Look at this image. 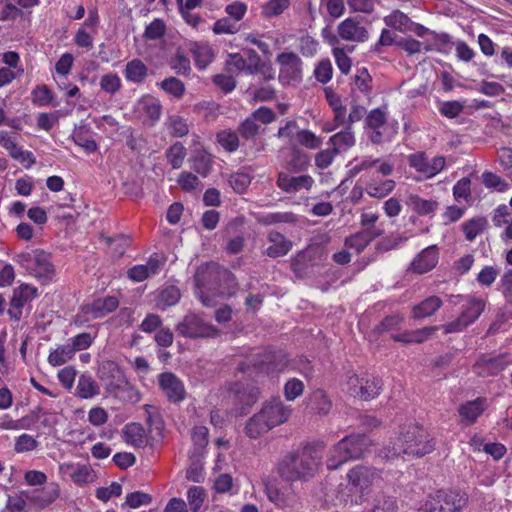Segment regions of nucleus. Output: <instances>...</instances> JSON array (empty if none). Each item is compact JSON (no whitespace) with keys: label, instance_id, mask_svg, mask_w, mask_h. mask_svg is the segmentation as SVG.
<instances>
[{"label":"nucleus","instance_id":"obj_15","mask_svg":"<svg viewBox=\"0 0 512 512\" xmlns=\"http://www.w3.org/2000/svg\"><path fill=\"white\" fill-rule=\"evenodd\" d=\"M166 263V258L158 253L152 254L145 264L131 267L127 271V277L133 282H142L160 273Z\"/></svg>","mask_w":512,"mask_h":512},{"label":"nucleus","instance_id":"obj_27","mask_svg":"<svg viewBox=\"0 0 512 512\" xmlns=\"http://www.w3.org/2000/svg\"><path fill=\"white\" fill-rule=\"evenodd\" d=\"M267 243L268 246L265 249V254L271 258L287 255L293 246L290 240L277 231H270L268 233Z\"/></svg>","mask_w":512,"mask_h":512},{"label":"nucleus","instance_id":"obj_41","mask_svg":"<svg viewBox=\"0 0 512 512\" xmlns=\"http://www.w3.org/2000/svg\"><path fill=\"white\" fill-rule=\"evenodd\" d=\"M147 66L140 59H133L126 64L124 75L127 81L141 83L147 76Z\"/></svg>","mask_w":512,"mask_h":512},{"label":"nucleus","instance_id":"obj_34","mask_svg":"<svg viewBox=\"0 0 512 512\" xmlns=\"http://www.w3.org/2000/svg\"><path fill=\"white\" fill-rule=\"evenodd\" d=\"M406 205L415 213L425 216L432 215L438 209V202L433 199H424L417 194H409Z\"/></svg>","mask_w":512,"mask_h":512},{"label":"nucleus","instance_id":"obj_64","mask_svg":"<svg viewBox=\"0 0 512 512\" xmlns=\"http://www.w3.org/2000/svg\"><path fill=\"white\" fill-rule=\"evenodd\" d=\"M304 392V384L297 378L288 380L284 385V396L286 400L293 401Z\"/></svg>","mask_w":512,"mask_h":512},{"label":"nucleus","instance_id":"obj_56","mask_svg":"<svg viewBox=\"0 0 512 512\" xmlns=\"http://www.w3.org/2000/svg\"><path fill=\"white\" fill-rule=\"evenodd\" d=\"M219 144L227 151L234 152L239 147V138L236 132L223 130L217 134Z\"/></svg>","mask_w":512,"mask_h":512},{"label":"nucleus","instance_id":"obj_50","mask_svg":"<svg viewBox=\"0 0 512 512\" xmlns=\"http://www.w3.org/2000/svg\"><path fill=\"white\" fill-rule=\"evenodd\" d=\"M312 408L319 414L326 415L332 408V401L323 390H316L311 396Z\"/></svg>","mask_w":512,"mask_h":512},{"label":"nucleus","instance_id":"obj_59","mask_svg":"<svg viewBox=\"0 0 512 512\" xmlns=\"http://www.w3.org/2000/svg\"><path fill=\"white\" fill-rule=\"evenodd\" d=\"M453 196L457 202H467L471 197V181L469 178H461L453 187Z\"/></svg>","mask_w":512,"mask_h":512},{"label":"nucleus","instance_id":"obj_57","mask_svg":"<svg viewBox=\"0 0 512 512\" xmlns=\"http://www.w3.org/2000/svg\"><path fill=\"white\" fill-rule=\"evenodd\" d=\"M297 142L308 149H317L322 145V138L310 130H299L297 132Z\"/></svg>","mask_w":512,"mask_h":512},{"label":"nucleus","instance_id":"obj_19","mask_svg":"<svg viewBox=\"0 0 512 512\" xmlns=\"http://www.w3.org/2000/svg\"><path fill=\"white\" fill-rule=\"evenodd\" d=\"M37 296L38 290L32 285L23 284L16 288L10 300V307L8 309L9 316L14 320H19L22 315V308L24 305L35 299Z\"/></svg>","mask_w":512,"mask_h":512},{"label":"nucleus","instance_id":"obj_20","mask_svg":"<svg viewBox=\"0 0 512 512\" xmlns=\"http://www.w3.org/2000/svg\"><path fill=\"white\" fill-rule=\"evenodd\" d=\"M159 386L171 402H181L186 392L182 381L173 373L165 372L158 377Z\"/></svg>","mask_w":512,"mask_h":512},{"label":"nucleus","instance_id":"obj_6","mask_svg":"<svg viewBox=\"0 0 512 512\" xmlns=\"http://www.w3.org/2000/svg\"><path fill=\"white\" fill-rule=\"evenodd\" d=\"M484 308L485 302L482 299L475 297L465 298L461 306L460 315L456 319L441 325L440 329L445 334L461 332L478 319Z\"/></svg>","mask_w":512,"mask_h":512},{"label":"nucleus","instance_id":"obj_47","mask_svg":"<svg viewBox=\"0 0 512 512\" xmlns=\"http://www.w3.org/2000/svg\"><path fill=\"white\" fill-rule=\"evenodd\" d=\"M180 297V290L177 287H166L158 294L157 307L165 310L167 307L175 305L180 300Z\"/></svg>","mask_w":512,"mask_h":512},{"label":"nucleus","instance_id":"obj_51","mask_svg":"<svg viewBox=\"0 0 512 512\" xmlns=\"http://www.w3.org/2000/svg\"><path fill=\"white\" fill-rule=\"evenodd\" d=\"M309 156L298 150H292V158L287 162V169L291 172H301L307 169L309 165Z\"/></svg>","mask_w":512,"mask_h":512},{"label":"nucleus","instance_id":"obj_12","mask_svg":"<svg viewBox=\"0 0 512 512\" xmlns=\"http://www.w3.org/2000/svg\"><path fill=\"white\" fill-rule=\"evenodd\" d=\"M348 392L361 400H370L379 395L382 389L380 379L373 376L351 375L347 380Z\"/></svg>","mask_w":512,"mask_h":512},{"label":"nucleus","instance_id":"obj_48","mask_svg":"<svg viewBox=\"0 0 512 512\" xmlns=\"http://www.w3.org/2000/svg\"><path fill=\"white\" fill-rule=\"evenodd\" d=\"M482 183L488 189H493L497 192L503 193L509 190L510 185L501 176L491 172L485 171L481 175Z\"/></svg>","mask_w":512,"mask_h":512},{"label":"nucleus","instance_id":"obj_23","mask_svg":"<svg viewBox=\"0 0 512 512\" xmlns=\"http://www.w3.org/2000/svg\"><path fill=\"white\" fill-rule=\"evenodd\" d=\"M439 253L436 245L424 248L412 260L409 270L416 274L431 271L438 263Z\"/></svg>","mask_w":512,"mask_h":512},{"label":"nucleus","instance_id":"obj_2","mask_svg":"<svg viewBox=\"0 0 512 512\" xmlns=\"http://www.w3.org/2000/svg\"><path fill=\"white\" fill-rule=\"evenodd\" d=\"M322 455L311 447L285 455L277 465L279 476L288 482L308 481L319 471Z\"/></svg>","mask_w":512,"mask_h":512},{"label":"nucleus","instance_id":"obj_4","mask_svg":"<svg viewBox=\"0 0 512 512\" xmlns=\"http://www.w3.org/2000/svg\"><path fill=\"white\" fill-rule=\"evenodd\" d=\"M12 260L22 267L29 275L43 283L52 281L55 268L50 254L40 249H30L16 253Z\"/></svg>","mask_w":512,"mask_h":512},{"label":"nucleus","instance_id":"obj_54","mask_svg":"<svg viewBox=\"0 0 512 512\" xmlns=\"http://www.w3.org/2000/svg\"><path fill=\"white\" fill-rule=\"evenodd\" d=\"M205 498V490L200 486H192L187 491L188 505L193 512L199 511L205 501Z\"/></svg>","mask_w":512,"mask_h":512},{"label":"nucleus","instance_id":"obj_24","mask_svg":"<svg viewBox=\"0 0 512 512\" xmlns=\"http://www.w3.org/2000/svg\"><path fill=\"white\" fill-rule=\"evenodd\" d=\"M314 180L310 175L291 176L280 172L277 179L278 187L286 193H297L301 190H310Z\"/></svg>","mask_w":512,"mask_h":512},{"label":"nucleus","instance_id":"obj_42","mask_svg":"<svg viewBox=\"0 0 512 512\" xmlns=\"http://www.w3.org/2000/svg\"><path fill=\"white\" fill-rule=\"evenodd\" d=\"M325 96L329 106L332 108L335 121L338 124H346V107L339 95L330 88L325 89Z\"/></svg>","mask_w":512,"mask_h":512},{"label":"nucleus","instance_id":"obj_14","mask_svg":"<svg viewBox=\"0 0 512 512\" xmlns=\"http://www.w3.org/2000/svg\"><path fill=\"white\" fill-rule=\"evenodd\" d=\"M379 478L380 474L375 469L366 466H355L347 473L351 491L362 495L367 494Z\"/></svg>","mask_w":512,"mask_h":512},{"label":"nucleus","instance_id":"obj_3","mask_svg":"<svg viewBox=\"0 0 512 512\" xmlns=\"http://www.w3.org/2000/svg\"><path fill=\"white\" fill-rule=\"evenodd\" d=\"M370 446L365 435L347 436L330 449L327 456V468L336 470L350 460L358 459L364 455Z\"/></svg>","mask_w":512,"mask_h":512},{"label":"nucleus","instance_id":"obj_17","mask_svg":"<svg viewBox=\"0 0 512 512\" xmlns=\"http://www.w3.org/2000/svg\"><path fill=\"white\" fill-rule=\"evenodd\" d=\"M260 413L273 429L290 418L292 408L290 405H286L280 398H272L263 404Z\"/></svg>","mask_w":512,"mask_h":512},{"label":"nucleus","instance_id":"obj_13","mask_svg":"<svg viewBox=\"0 0 512 512\" xmlns=\"http://www.w3.org/2000/svg\"><path fill=\"white\" fill-rule=\"evenodd\" d=\"M119 306V300L114 296L98 298L92 302L85 303L81 307V312L77 315L80 323L103 318L115 311Z\"/></svg>","mask_w":512,"mask_h":512},{"label":"nucleus","instance_id":"obj_9","mask_svg":"<svg viewBox=\"0 0 512 512\" xmlns=\"http://www.w3.org/2000/svg\"><path fill=\"white\" fill-rule=\"evenodd\" d=\"M178 334L188 338H213L219 330L195 313H188L176 326Z\"/></svg>","mask_w":512,"mask_h":512},{"label":"nucleus","instance_id":"obj_45","mask_svg":"<svg viewBox=\"0 0 512 512\" xmlns=\"http://www.w3.org/2000/svg\"><path fill=\"white\" fill-rule=\"evenodd\" d=\"M74 348L71 347L70 343H66L57 347L51 351L48 356V362L50 365L56 367L61 366L68 362L74 356Z\"/></svg>","mask_w":512,"mask_h":512},{"label":"nucleus","instance_id":"obj_43","mask_svg":"<svg viewBox=\"0 0 512 512\" xmlns=\"http://www.w3.org/2000/svg\"><path fill=\"white\" fill-rule=\"evenodd\" d=\"M396 45L404 50L408 55L420 54L423 51H433V47L428 42H421L411 37L398 39Z\"/></svg>","mask_w":512,"mask_h":512},{"label":"nucleus","instance_id":"obj_52","mask_svg":"<svg viewBox=\"0 0 512 512\" xmlns=\"http://www.w3.org/2000/svg\"><path fill=\"white\" fill-rule=\"evenodd\" d=\"M484 218H473L463 224V232L468 241H473L485 229Z\"/></svg>","mask_w":512,"mask_h":512},{"label":"nucleus","instance_id":"obj_38","mask_svg":"<svg viewBox=\"0 0 512 512\" xmlns=\"http://www.w3.org/2000/svg\"><path fill=\"white\" fill-rule=\"evenodd\" d=\"M271 426L260 411L254 414L245 425V433L251 439H257L271 430Z\"/></svg>","mask_w":512,"mask_h":512},{"label":"nucleus","instance_id":"obj_55","mask_svg":"<svg viewBox=\"0 0 512 512\" xmlns=\"http://www.w3.org/2000/svg\"><path fill=\"white\" fill-rule=\"evenodd\" d=\"M99 85L104 92L108 94H115L121 89L122 83L120 77L116 73L109 72L100 78Z\"/></svg>","mask_w":512,"mask_h":512},{"label":"nucleus","instance_id":"obj_22","mask_svg":"<svg viewBox=\"0 0 512 512\" xmlns=\"http://www.w3.org/2000/svg\"><path fill=\"white\" fill-rule=\"evenodd\" d=\"M249 55L250 63L247 64L246 60L242 55L235 53L229 54L228 59L226 60V69L229 73H239L243 70H247L250 74H254L259 71L261 61L259 56L254 50L247 51Z\"/></svg>","mask_w":512,"mask_h":512},{"label":"nucleus","instance_id":"obj_28","mask_svg":"<svg viewBox=\"0 0 512 512\" xmlns=\"http://www.w3.org/2000/svg\"><path fill=\"white\" fill-rule=\"evenodd\" d=\"M136 112L144 122L153 124L161 115L160 101L152 96H144L137 102Z\"/></svg>","mask_w":512,"mask_h":512},{"label":"nucleus","instance_id":"obj_58","mask_svg":"<svg viewBox=\"0 0 512 512\" xmlns=\"http://www.w3.org/2000/svg\"><path fill=\"white\" fill-rule=\"evenodd\" d=\"M290 6V0H268L263 5L262 13L266 17H275L282 14Z\"/></svg>","mask_w":512,"mask_h":512},{"label":"nucleus","instance_id":"obj_53","mask_svg":"<svg viewBox=\"0 0 512 512\" xmlns=\"http://www.w3.org/2000/svg\"><path fill=\"white\" fill-rule=\"evenodd\" d=\"M379 162L378 158L372 157H362V158H354L348 164L349 174L351 176H356L360 172L364 170H368L372 167H375Z\"/></svg>","mask_w":512,"mask_h":512},{"label":"nucleus","instance_id":"obj_37","mask_svg":"<svg viewBox=\"0 0 512 512\" xmlns=\"http://www.w3.org/2000/svg\"><path fill=\"white\" fill-rule=\"evenodd\" d=\"M191 168L200 176L206 177L212 168V157L204 149H197L189 159Z\"/></svg>","mask_w":512,"mask_h":512},{"label":"nucleus","instance_id":"obj_32","mask_svg":"<svg viewBox=\"0 0 512 512\" xmlns=\"http://www.w3.org/2000/svg\"><path fill=\"white\" fill-rule=\"evenodd\" d=\"M0 145L9 152L12 158L20 160L22 163L32 165L35 162L33 154L22 150L6 131H0Z\"/></svg>","mask_w":512,"mask_h":512},{"label":"nucleus","instance_id":"obj_11","mask_svg":"<svg viewBox=\"0 0 512 512\" xmlns=\"http://www.w3.org/2000/svg\"><path fill=\"white\" fill-rule=\"evenodd\" d=\"M279 64V81L283 85H295L302 80V60L293 52H283L276 58Z\"/></svg>","mask_w":512,"mask_h":512},{"label":"nucleus","instance_id":"obj_61","mask_svg":"<svg viewBox=\"0 0 512 512\" xmlns=\"http://www.w3.org/2000/svg\"><path fill=\"white\" fill-rule=\"evenodd\" d=\"M319 43L309 35L301 36L298 40V49L305 57H313L318 52Z\"/></svg>","mask_w":512,"mask_h":512},{"label":"nucleus","instance_id":"obj_40","mask_svg":"<svg viewBox=\"0 0 512 512\" xmlns=\"http://www.w3.org/2000/svg\"><path fill=\"white\" fill-rule=\"evenodd\" d=\"M100 393V389L96 381L88 374H82L79 377L76 395L82 399L93 398Z\"/></svg>","mask_w":512,"mask_h":512},{"label":"nucleus","instance_id":"obj_46","mask_svg":"<svg viewBox=\"0 0 512 512\" xmlns=\"http://www.w3.org/2000/svg\"><path fill=\"white\" fill-rule=\"evenodd\" d=\"M384 22L387 26L400 32H408L412 20L403 12L394 10L384 17Z\"/></svg>","mask_w":512,"mask_h":512},{"label":"nucleus","instance_id":"obj_7","mask_svg":"<svg viewBox=\"0 0 512 512\" xmlns=\"http://www.w3.org/2000/svg\"><path fill=\"white\" fill-rule=\"evenodd\" d=\"M98 378L107 392L118 394L120 391L130 390L136 396L138 393L130 386L122 369L113 361H103L98 368ZM139 400V397H136Z\"/></svg>","mask_w":512,"mask_h":512},{"label":"nucleus","instance_id":"obj_30","mask_svg":"<svg viewBox=\"0 0 512 512\" xmlns=\"http://www.w3.org/2000/svg\"><path fill=\"white\" fill-rule=\"evenodd\" d=\"M440 329L437 326H428L421 329L405 331L403 333L392 334L391 338L403 344H420L428 340L433 333Z\"/></svg>","mask_w":512,"mask_h":512},{"label":"nucleus","instance_id":"obj_39","mask_svg":"<svg viewBox=\"0 0 512 512\" xmlns=\"http://www.w3.org/2000/svg\"><path fill=\"white\" fill-rule=\"evenodd\" d=\"M442 305V300L437 296L426 298L421 303L413 306L412 318L422 319L433 315Z\"/></svg>","mask_w":512,"mask_h":512},{"label":"nucleus","instance_id":"obj_18","mask_svg":"<svg viewBox=\"0 0 512 512\" xmlns=\"http://www.w3.org/2000/svg\"><path fill=\"white\" fill-rule=\"evenodd\" d=\"M265 494L268 500L276 507L285 509L292 508L297 503V497L289 487H280L276 481L265 480Z\"/></svg>","mask_w":512,"mask_h":512},{"label":"nucleus","instance_id":"obj_62","mask_svg":"<svg viewBox=\"0 0 512 512\" xmlns=\"http://www.w3.org/2000/svg\"><path fill=\"white\" fill-rule=\"evenodd\" d=\"M186 156V148L179 142L175 143L167 152V159L174 169L181 167Z\"/></svg>","mask_w":512,"mask_h":512},{"label":"nucleus","instance_id":"obj_49","mask_svg":"<svg viewBox=\"0 0 512 512\" xmlns=\"http://www.w3.org/2000/svg\"><path fill=\"white\" fill-rule=\"evenodd\" d=\"M504 368V365L500 359L489 358L479 361L474 369L475 372L480 376L494 375L497 374Z\"/></svg>","mask_w":512,"mask_h":512},{"label":"nucleus","instance_id":"obj_60","mask_svg":"<svg viewBox=\"0 0 512 512\" xmlns=\"http://www.w3.org/2000/svg\"><path fill=\"white\" fill-rule=\"evenodd\" d=\"M159 85L165 92L177 98H181L185 92V85L175 77L166 78Z\"/></svg>","mask_w":512,"mask_h":512},{"label":"nucleus","instance_id":"obj_29","mask_svg":"<svg viewBox=\"0 0 512 512\" xmlns=\"http://www.w3.org/2000/svg\"><path fill=\"white\" fill-rule=\"evenodd\" d=\"M408 32L414 33L416 36L422 38L421 42H428L432 45L433 50H437L439 46L446 45L450 42V36L447 33H437L425 26L411 22Z\"/></svg>","mask_w":512,"mask_h":512},{"label":"nucleus","instance_id":"obj_26","mask_svg":"<svg viewBox=\"0 0 512 512\" xmlns=\"http://www.w3.org/2000/svg\"><path fill=\"white\" fill-rule=\"evenodd\" d=\"M487 407L488 403L485 398H477L462 404L458 410L460 422L464 425L475 423Z\"/></svg>","mask_w":512,"mask_h":512},{"label":"nucleus","instance_id":"obj_16","mask_svg":"<svg viewBox=\"0 0 512 512\" xmlns=\"http://www.w3.org/2000/svg\"><path fill=\"white\" fill-rule=\"evenodd\" d=\"M466 500L456 492H438L427 503V512H461Z\"/></svg>","mask_w":512,"mask_h":512},{"label":"nucleus","instance_id":"obj_35","mask_svg":"<svg viewBox=\"0 0 512 512\" xmlns=\"http://www.w3.org/2000/svg\"><path fill=\"white\" fill-rule=\"evenodd\" d=\"M190 51L199 69H205L214 59V51L208 43L195 42L191 44Z\"/></svg>","mask_w":512,"mask_h":512},{"label":"nucleus","instance_id":"obj_21","mask_svg":"<svg viewBox=\"0 0 512 512\" xmlns=\"http://www.w3.org/2000/svg\"><path fill=\"white\" fill-rule=\"evenodd\" d=\"M258 393V389L254 386L242 383H234L229 388V397L242 412L257 401Z\"/></svg>","mask_w":512,"mask_h":512},{"label":"nucleus","instance_id":"obj_36","mask_svg":"<svg viewBox=\"0 0 512 512\" xmlns=\"http://www.w3.org/2000/svg\"><path fill=\"white\" fill-rule=\"evenodd\" d=\"M356 139L350 126L329 138L328 144L336 152L347 151L355 145Z\"/></svg>","mask_w":512,"mask_h":512},{"label":"nucleus","instance_id":"obj_1","mask_svg":"<svg viewBox=\"0 0 512 512\" xmlns=\"http://www.w3.org/2000/svg\"><path fill=\"white\" fill-rule=\"evenodd\" d=\"M434 437L421 425L410 423L399 431L379 451V457L387 460L423 457L435 449Z\"/></svg>","mask_w":512,"mask_h":512},{"label":"nucleus","instance_id":"obj_8","mask_svg":"<svg viewBox=\"0 0 512 512\" xmlns=\"http://www.w3.org/2000/svg\"><path fill=\"white\" fill-rule=\"evenodd\" d=\"M409 167L414 169L418 174V180L432 179L444 170L446 159L444 156H435L429 158L424 152H416L407 157Z\"/></svg>","mask_w":512,"mask_h":512},{"label":"nucleus","instance_id":"obj_44","mask_svg":"<svg viewBox=\"0 0 512 512\" xmlns=\"http://www.w3.org/2000/svg\"><path fill=\"white\" fill-rule=\"evenodd\" d=\"M396 183L392 179H386L380 182H371L367 184L365 191L373 198L382 199L389 195L395 189Z\"/></svg>","mask_w":512,"mask_h":512},{"label":"nucleus","instance_id":"obj_33","mask_svg":"<svg viewBox=\"0 0 512 512\" xmlns=\"http://www.w3.org/2000/svg\"><path fill=\"white\" fill-rule=\"evenodd\" d=\"M122 438L127 445L135 448L144 447L147 444V435L143 426L139 423H128L122 429Z\"/></svg>","mask_w":512,"mask_h":512},{"label":"nucleus","instance_id":"obj_31","mask_svg":"<svg viewBox=\"0 0 512 512\" xmlns=\"http://www.w3.org/2000/svg\"><path fill=\"white\" fill-rule=\"evenodd\" d=\"M60 496V486L57 483H52L48 488L41 490H34L30 496L29 501L40 509H44L54 503Z\"/></svg>","mask_w":512,"mask_h":512},{"label":"nucleus","instance_id":"obj_63","mask_svg":"<svg viewBox=\"0 0 512 512\" xmlns=\"http://www.w3.org/2000/svg\"><path fill=\"white\" fill-rule=\"evenodd\" d=\"M38 441L29 434L23 433L15 439L14 450L17 453L30 452L36 449Z\"/></svg>","mask_w":512,"mask_h":512},{"label":"nucleus","instance_id":"obj_10","mask_svg":"<svg viewBox=\"0 0 512 512\" xmlns=\"http://www.w3.org/2000/svg\"><path fill=\"white\" fill-rule=\"evenodd\" d=\"M58 473L62 479L69 478L79 487L94 483L97 479L96 472L89 463L63 462L58 465Z\"/></svg>","mask_w":512,"mask_h":512},{"label":"nucleus","instance_id":"obj_25","mask_svg":"<svg viewBox=\"0 0 512 512\" xmlns=\"http://www.w3.org/2000/svg\"><path fill=\"white\" fill-rule=\"evenodd\" d=\"M341 39L351 42H364L368 39V31L356 18H347L337 28Z\"/></svg>","mask_w":512,"mask_h":512},{"label":"nucleus","instance_id":"obj_5","mask_svg":"<svg viewBox=\"0 0 512 512\" xmlns=\"http://www.w3.org/2000/svg\"><path fill=\"white\" fill-rule=\"evenodd\" d=\"M397 130V122L388 121L386 113L379 108L371 110L365 119V133L373 144L391 141Z\"/></svg>","mask_w":512,"mask_h":512}]
</instances>
